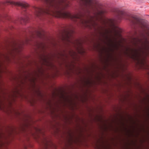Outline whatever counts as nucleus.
I'll list each match as a JSON object with an SVG mask.
<instances>
[{
  "label": "nucleus",
  "instance_id": "4",
  "mask_svg": "<svg viewBox=\"0 0 149 149\" xmlns=\"http://www.w3.org/2000/svg\"><path fill=\"white\" fill-rule=\"evenodd\" d=\"M110 41L112 42V44L111 45L113 47H117L116 45L113 44L112 40H110Z\"/></svg>",
  "mask_w": 149,
  "mask_h": 149
},
{
  "label": "nucleus",
  "instance_id": "6",
  "mask_svg": "<svg viewBox=\"0 0 149 149\" xmlns=\"http://www.w3.org/2000/svg\"><path fill=\"white\" fill-rule=\"evenodd\" d=\"M120 14L121 15V17H123L124 15V13L123 12H121Z\"/></svg>",
  "mask_w": 149,
  "mask_h": 149
},
{
  "label": "nucleus",
  "instance_id": "1",
  "mask_svg": "<svg viewBox=\"0 0 149 149\" xmlns=\"http://www.w3.org/2000/svg\"><path fill=\"white\" fill-rule=\"evenodd\" d=\"M130 21L133 24H139L142 29L141 38H134V44L136 48L131 49L129 52L127 51L125 53L129 57L139 61L149 55V29L146 24L136 16H132Z\"/></svg>",
  "mask_w": 149,
  "mask_h": 149
},
{
  "label": "nucleus",
  "instance_id": "9",
  "mask_svg": "<svg viewBox=\"0 0 149 149\" xmlns=\"http://www.w3.org/2000/svg\"><path fill=\"white\" fill-rule=\"evenodd\" d=\"M68 41H70V40H69V39H69V38H68Z\"/></svg>",
  "mask_w": 149,
  "mask_h": 149
},
{
  "label": "nucleus",
  "instance_id": "2",
  "mask_svg": "<svg viewBox=\"0 0 149 149\" xmlns=\"http://www.w3.org/2000/svg\"><path fill=\"white\" fill-rule=\"evenodd\" d=\"M82 3L85 8V12L89 13L90 9H93L95 7V2L93 0H78Z\"/></svg>",
  "mask_w": 149,
  "mask_h": 149
},
{
  "label": "nucleus",
  "instance_id": "5",
  "mask_svg": "<svg viewBox=\"0 0 149 149\" xmlns=\"http://www.w3.org/2000/svg\"><path fill=\"white\" fill-rule=\"evenodd\" d=\"M66 32V38H67V39H68L69 38V36L68 35L69 34V33L68 31Z\"/></svg>",
  "mask_w": 149,
  "mask_h": 149
},
{
  "label": "nucleus",
  "instance_id": "7",
  "mask_svg": "<svg viewBox=\"0 0 149 149\" xmlns=\"http://www.w3.org/2000/svg\"><path fill=\"white\" fill-rule=\"evenodd\" d=\"M8 3L11 4H13V2L11 1H9Z\"/></svg>",
  "mask_w": 149,
  "mask_h": 149
},
{
  "label": "nucleus",
  "instance_id": "8",
  "mask_svg": "<svg viewBox=\"0 0 149 149\" xmlns=\"http://www.w3.org/2000/svg\"><path fill=\"white\" fill-rule=\"evenodd\" d=\"M45 145H46V147H48V144H47V143H45Z\"/></svg>",
  "mask_w": 149,
  "mask_h": 149
},
{
  "label": "nucleus",
  "instance_id": "10",
  "mask_svg": "<svg viewBox=\"0 0 149 149\" xmlns=\"http://www.w3.org/2000/svg\"><path fill=\"white\" fill-rule=\"evenodd\" d=\"M68 41H70V40H69V39H69V38H68Z\"/></svg>",
  "mask_w": 149,
  "mask_h": 149
},
{
  "label": "nucleus",
  "instance_id": "3",
  "mask_svg": "<svg viewBox=\"0 0 149 149\" xmlns=\"http://www.w3.org/2000/svg\"><path fill=\"white\" fill-rule=\"evenodd\" d=\"M118 29H119L118 28H116V26H114L113 30L115 33L114 34L115 36H116L118 34L119 32L120 31H118Z\"/></svg>",
  "mask_w": 149,
  "mask_h": 149
}]
</instances>
